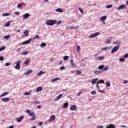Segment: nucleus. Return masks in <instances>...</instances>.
<instances>
[{
    "label": "nucleus",
    "mask_w": 128,
    "mask_h": 128,
    "mask_svg": "<svg viewBox=\"0 0 128 128\" xmlns=\"http://www.w3.org/2000/svg\"><path fill=\"white\" fill-rule=\"evenodd\" d=\"M56 24V20H49L46 21V24L47 26H54Z\"/></svg>",
    "instance_id": "f257e3e1"
},
{
    "label": "nucleus",
    "mask_w": 128,
    "mask_h": 128,
    "mask_svg": "<svg viewBox=\"0 0 128 128\" xmlns=\"http://www.w3.org/2000/svg\"><path fill=\"white\" fill-rule=\"evenodd\" d=\"M119 48H120V45L115 46L112 50L111 52H112V54H114V52H118Z\"/></svg>",
    "instance_id": "f03ea898"
},
{
    "label": "nucleus",
    "mask_w": 128,
    "mask_h": 128,
    "mask_svg": "<svg viewBox=\"0 0 128 128\" xmlns=\"http://www.w3.org/2000/svg\"><path fill=\"white\" fill-rule=\"evenodd\" d=\"M26 112L27 114H29V116H32L36 115V114H34V111L30 112V110H28L26 111Z\"/></svg>",
    "instance_id": "7ed1b4c3"
},
{
    "label": "nucleus",
    "mask_w": 128,
    "mask_h": 128,
    "mask_svg": "<svg viewBox=\"0 0 128 128\" xmlns=\"http://www.w3.org/2000/svg\"><path fill=\"white\" fill-rule=\"evenodd\" d=\"M16 64L15 66V68L16 70H20V61H18Z\"/></svg>",
    "instance_id": "20e7f679"
},
{
    "label": "nucleus",
    "mask_w": 128,
    "mask_h": 128,
    "mask_svg": "<svg viewBox=\"0 0 128 128\" xmlns=\"http://www.w3.org/2000/svg\"><path fill=\"white\" fill-rule=\"evenodd\" d=\"M98 34H100V32H97L95 34H92L91 35H90L89 36V38H96V36H98Z\"/></svg>",
    "instance_id": "39448f33"
},
{
    "label": "nucleus",
    "mask_w": 128,
    "mask_h": 128,
    "mask_svg": "<svg viewBox=\"0 0 128 128\" xmlns=\"http://www.w3.org/2000/svg\"><path fill=\"white\" fill-rule=\"evenodd\" d=\"M24 116H21L20 118H16V121L18 122H20L22 120H24Z\"/></svg>",
    "instance_id": "423d86ee"
},
{
    "label": "nucleus",
    "mask_w": 128,
    "mask_h": 128,
    "mask_svg": "<svg viewBox=\"0 0 128 128\" xmlns=\"http://www.w3.org/2000/svg\"><path fill=\"white\" fill-rule=\"evenodd\" d=\"M56 120V116L54 115H52L50 117V122H54Z\"/></svg>",
    "instance_id": "0eeeda50"
},
{
    "label": "nucleus",
    "mask_w": 128,
    "mask_h": 128,
    "mask_svg": "<svg viewBox=\"0 0 128 128\" xmlns=\"http://www.w3.org/2000/svg\"><path fill=\"white\" fill-rule=\"evenodd\" d=\"M32 40V38H30L28 40L23 42V44H30Z\"/></svg>",
    "instance_id": "6e6552de"
},
{
    "label": "nucleus",
    "mask_w": 128,
    "mask_h": 128,
    "mask_svg": "<svg viewBox=\"0 0 128 128\" xmlns=\"http://www.w3.org/2000/svg\"><path fill=\"white\" fill-rule=\"evenodd\" d=\"M126 8V5H121L118 8V10H124V8Z\"/></svg>",
    "instance_id": "1a4fd4ad"
},
{
    "label": "nucleus",
    "mask_w": 128,
    "mask_h": 128,
    "mask_svg": "<svg viewBox=\"0 0 128 128\" xmlns=\"http://www.w3.org/2000/svg\"><path fill=\"white\" fill-rule=\"evenodd\" d=\"M70 110H76V105H72L70 108Z\"/></svg>",
    "instance_id": "9d476101"
},
{
    "label": "nucleus",
    "mask_w": 128,
    "mask_h": 128,
    "mask_svg": "<svg viewBox=\"0 0 128 128\" xmlns=\"http://www.w3.org/2000/svg\"><path fill=\"white\" fill-rule=\"evenodd\" d=\"M2 102H8L10 100L9 98H4L2 99Z\"/></svg>",
    "instance_id": "9b49d317"
},
{
    "label": "nucleus",
    "mask_w": 128,
    "mask_h": 128,
    "mask_svg": "<svg viewBox=\"0 0 128 128\" xmlns=\"http://www.w3.org/2000/svg\"><path fill=\"white\" fill-rule=\"evenodd\" d=\"M98 78L93 79L92 81V84H96V82H98Z\"/></svg>",
    "instance_id": "f8f14e48"
},
{
    "label": "nucleus",
    "mask_w": 128,
    "mask_h": 128,
    "mask_svg": "<svg viewBox=\"0 0 128 128\" xmlns=\"http://www.w3.org/2000/svg\"><path fill=\"white\" fill-rule=\"evenodd\" d=\"M32 72V70H28L27 72H26L24 73V74H26V76H28V74H31V72Z\"/></svg>",
    "instance_id": "ddd939ff"
},
{
    "label": "nucleus",
    "mask_w": 128,
    "mask_h": 128,
    "mask_svg": "<svg viewBox=\"0 0 128 128\" xmlns=\"http://www.w3.org/2000/svg\"><path fill=\"white\" fill-rule=\"evenodd\" d=\"M30 16V14L26 13L23 16V18H28V17Z\"/></svg>",
    "instance_id": "4468645a"
},
{
    "label": "nucleus",
    "mask_w": 128,
    "mask_h": 128,
    "mask_svg": "<svg viewBox=\"0 0 128 128\" xmlns=\"http://www.w3.org/2000/svg\"><path fill=\"white\" fill-rule=\"evenodd\" d=\"M62 98V94H60L56 98V100H58Z\"/></svg>",
    "instance_id": "2eb2a0df"
},
{
    "label": "nucleus",
    "mask_w": 128,
    "mask_h": 128,
    "mask_svg": "<svg viewBox=\"0 0 128 128\" xmlns=\"http://www.w3.org/2000/svg\"><path fill=\"white\" fill-rule=\"evenodd\" d=\"M106 128H116V126L113 124H110L107 126Z\"/></svg>",
    "instance_id": "dca6fc26"
},
{
    "label": "nucleus",
    "mask_w": 128,
    "mask_h": 128,
    "mask_svg": "<svg viewBox=\"0 0 128 128\" xmlns=\"http://www.w3.org/2000/svg\"><path fill=\"white\" fill-rule=\"evenodd\" d=\"M25 36H28V30H25L24 32Z\"/></svg>",
    "instance_id": "f3484780"
},
{
    "label": "nucleus",
    "mask_w": 128,
    "mask_h": 128,
    "mask_svg": "<svg viewBox=\"0 0 128 128\" xmlns=\"http://www.w3.org/2000/svg\"><path fill=\"white\" fill-rule=\"evenodd\" d=\"M64 108H68V103L65 102L62 106Z\"/></svg>",
    "instance_id": "a211bd4d"
},
{
    "label": "nucleus",
    "mask_w": 128,
    "mask_h": 128,
    "mask_svg": "<svg viewBox=\"0 0 128 128\" xmlns=\"http://www.w3.org/2000/svg\"><path fill=\"white\" fill-rule=\"evenodd\" d=\"M106 20V16H103L100 18L101 22H104Z\"/></svg>",
    "instance_id": "6ab92c4d"
},
{
    "label": "nucleus",
    "mask_w": 128,
    "mask_h": 128,
    "mask_svg": "<svg viewBox=\"0 0 128 128\" xmlns=\"http://www.w3.org/2000/svg\"><path fill=\"white\" fill-rule=\"evenodd\" d=\"M42 88L41 86H39L36 88L37 92H42Z\"/></svg>",
    "instance_id": "aec40b11"
},
{
    "label": "nucleus",
    "mask_w": 128,
    "mask_h": 128,
    "mask_svg": "<svg viewBox=\"0 0 128 128\" xmlns=\"http://www.w3.org/2000/svg\"><path fill=\"white\" fill-rule=\"evenodd\" d=\"M56 10L57 12H62V9L60 8H58L56 9Z\"/></svg>",
    "instance_id": "412c9836"
},
{
    "label": "nucleus",
    "mask_w": 128,
    "mask_h": 128,
    "mask_svg": "<svg viewBox=\"0 0 128 128\" xmlns=\"http://www.w3.org/2000/svg\"><path fill=\"white\" fill-rule=\"evenodd\" d=\"M104 84V80H99L96 82V84Z\"/></svg>",
    "instance_id": "4be33fe9"
},
{
    "label": "nucleus",
    "mask_w": 128,
    "mask_h": 128,
    "mask_svg": "<svg viewBox=\"0 0 128 128\" xmlns=\"http://www.w3.org/2000/svg\"><path fill=\"white\" fill-rule=\"evenodd\" d=\"M70 64L71 66H72V68H74V66H76V64H74V60H70Z\"/></svg>",
    "instance_id": "5701e85b"
},
{
    "label": "nucleus",
    "mask_w": 128,
    "mask_h": 128,
    "mask_svg": "<svg viewBox=\"0 0 128 128\" xmlns=\"http://www.w3.org/2000/svg\"><path fill=\"white\" fill-rule=\"evenodd\" d=\"M30 60H27L24 62V64H26V66H28V64H30Z\"/></svg>",
    "instance_id": "b1692460"
},
{
    "label": "nucleus",
    "mask_w": 128,
    "mask_h": 128,
    "mask_svg": "<svg viewBox=\"0 0 128 128\" xmlns=\"http://www.w3.org/2000/svg\"><path fill=\"white\" fill-rule=\"evenodd\" d=\"M4 38L5 40H8V38H10V34H8L6 36H4Z\"/></svg>",
    "instance_id": "393cba45"
},
{
    "label": "nucleus",
    "mask_w": 128,
    "mask_h": 128,
    "mask_svg": "<svg viewBox=\"0 0 128 128\" xmlns=\"http://www.w3.org/2000/svg\"><path fill=\"white\" fill-rule=\"evenodd\" d=\"M46 46V44L44 42H42V44L40 45L41 48H44Z\"/></svg>",
    "instance_id": "a878e982"
},
{
    "label": "nucleus",
    "mask_w": 128,
    "mask_h": 128,
    "mask_svg": "<svg viewBox=\"0 0 128 128\" xmlns=\"http://www.w3.org/2000/svg\"><path fill=\"white\" fill-rule=\"evenodd\" d=\"M94 74H102V72L98 70H95L94 71Z\"/></svg>",
    "instance_id": "bb28decb"
},
{
    "label": "nucleus",
    "mask_w": 128,
    "mask_h": 128,
    "mask_svg": "<svg viewBox=\"0 0 128 128\" xmlns=\"http://www.w3.org/2000/svg\"><path fill=\"white\" fill-rule=\"evenodd\" d=\"M44 74V72H42V70H41L39 73L37 74V76H42V74Z\"/></svg>",
    "instance_id": "cd10ccee"
},
{
    "label": "nucleus",
    "mask_w": 128,
    "mask_h": 128,
    "mask_svg": "<svg viewBox=\"0 0 128 128\" xmlns=\"http://www.w3.org/2000/svg\"><path fill=\"white\" fill-rule=\"evenodd\" d=\"M36 115H34L33 116H32L31 120H36Z\"/></svg>",
    "instance_id": "c85d7f7f"
},
{
    "label": "nucleus",
    "mask_w": 128,
    "mask_h": 128,
    "mask_svg": "<svg viewBox=\"0 0 128 128\" xmlns=\"http://www.w3.org/2000/svg\"><path fill=\"white\" fill-rule=\"evenodd\" d=\"M6 46H2V47L0 48V52L4 50H6Z\"/></svg>",
    "instance_id": "c756f323"
},
{
    "label": "nucleus",
    "mask_w": 128,
    "mask_h": 128,
    "mask_svg": "<svg viewBox=\"0 0 128 128\" xmlns=\"http://www.w3.org/2000/svg\"><path fill=\"white\" fill-rule=\"evenodd\" d=\"M10 22H8L6 23V26H10Z\"/></svg>",
    "instance_id": "7c9ffc66"
},
{
    "label": "nucleus",
    "mask_w": 128,
    "mask_h": 128,
    "mask_svg": "<svg viewBox=\"0 0 128 128\" xmlns=\"http://www.w3.org/2000/svg\"><path fill=\"white\" fill-rule=\"evenodd\" d=\"M58 80V78H54L51 80L52 82H56V80Z\"/></svg>",
    "instance_id": "2f4dec72"
},
{
    "label": "nucleus",
    "mask_w": 128,
    "mask_h": 128,
    "mask_svg": "<svg viewBox=\"0 0 128 128\" xmlns=\"http://www.w3.org/2000/svg\"><path fill=\"white\" fill-rule=\"evenodd\" d=\"M104 68V65H102L98 67V70H102V68Z\"/></svg>",
    "instance_id": "473e14b6"
},
{
    "label": "nucleus",
    "mask_w": 128,
    "mask_h": 128,
    "mask_svg": "<svg viewBox=\"0 0 128 128\" xmlns=\"http://www.w3.org/2000/svg\"><path fill=\"white\" fill-rule=\"evenodd\" d=\"M69 56H64V60H68V58H69Z\"/></svg>",
    "instance_id": "72a5a7b5"
},
{
    "label": "nucleus",
    "mask_w": 128,
    "mask_h": 128,
    "mask_svg": "<svg viewBox=\"0 0 128 128\" xmlns=\"http://www.w3.org/2000/svg\"><path fill=\"white\" fill-rule=\"evenodd\" d=\"M3 16H10V14L9 13H4L2 14Z\"/></svg>",
    "instance_id": "f704fd0d"
},
{
    "label": "nucleus",
    "mask_w": 128,
    "mask_h": 128,
    "mask_svg": "<svg viewBox=\"0 0 128 128\" xmlns=\"http://www.w3.org/2000/svg\"><path fill=\"white\" fill-rule=\"evenodd\" d=\"M8 94V92H5V93H4V94H2L0 95V96H1V97L4 96H6V94Z\"/></svg>",
    "instance_id": "c9c22d12"
},
{
    "label": "nucleus",
    "mask_w": 128,
    "mask_h": 128,
    "mask_svg": "<svg viewBox=\"0 0 128 128\" xmlns=\"http://www.w3.org/2000/svg\"><path fill=\"white\" fill-rule=\"evenodd\" d=\"M106 8H112V4H109L107 5L106 6Z\"/></svg>",
    "instance_id": "e433bc0d"
},
{
    "label": "nucleus",
    "mask_w": 128,
    "mask_h": 128,
    "mask_svg": "<svg viewBox=\"0 0 128 128\" xmlns=\"http://www.w3.org/2000/svg\"><path fill=\"white\" fill-rule=\"evenodd\" d=\"M76 74H82V71L78 70L76 71Z\"/></svg>",
    "instance_id": "4c0bfd02"
},
{
    "label": "nucleus",
    "mask_w": 128,
    "mask_h": 128,
    "mask_svg": "<svg viewBox=\"0 0 128 128\" xmlns=\"http://www.w3.org/2000/svg\"><path fill=\"white\" fill-rule=\"evenodd\" d=\"M80 46H78L76 48V52H80Z\"/></svg>",
    "instance_id": "58836bf2"
},
{
    "label": "nucleus",
    "mask_w": 128,
    "mask_h": 128,
    "mask_svg": "<svg viewBox=\"0 0 128 128\" xmlns=\"http://www.w3.org/2000/svg\"><path fill=\"white\" fill-rule=\"evenodd\" d=\"M106 86H110V82H106Z\"/></svg>",
    "instance_id": "ea45409f"
},
{
    "label": "nucleus",
    "mask_w": 128,
    "mask_h": 128,
    "mask_svg": "<svg viewBox=\"0 0 128 128\" xmlns=\"http://www.w3.org/2000/svg\"><path fill=\"white\" fill-rule=\"evenodd\" d=\"M120 62H124V58H120Z\"/></svg>",
    "instance_id": "a19ab883"
},
{
    "label": "nucleus",
    "mask_w": 128,
    "mask_h": 128,
    "mask_svg": "<svg viewBox=\"0 0 128 128\" xmlns=\"http://www.w3.org/2000/svg\"><path fill=\"white\" fill-rule=\"evenodd\" d=\"M30 92H26L24 93V96H30Z\"/></svg>",
    "instance_id": "79ce46f5"
},
{
    "label": "nucleus",
    "mask_w": 128,
    "mask_h": 128,
    "mask_svg": "<svg viewBox=\"0 0 128 128\" xmlns=\"http://www.w3.org/2000/svg\"><path fill=\"white\" fill-rule=\"evenodd\" d=\"M97 58H98L100 60H102L104 58V56L98 57Z\"/></svg>",
    "instance_id": "37998d69"
},
{
    "label": "nucleus",
    "mask_w": 128,
    "mask_h": 128,
    "mask_svg": "<svg viewBox=\"0 0 128 128\" xmlns=\"http://www.w3.org/2000/svg\"><path fill=\"white\" fill-rule=\"evenodd\" d=\"M114 44H120V42H114Z\"/></svg>",
    "instance_id": "c03bdc74"
},
{
    "label": "nucleus",
    "mask_w": 128,
    "mask_h": 128,
    "mask_svg": "<svg viewBox=\"0 0 128 128\" xmlns=\"http://www.w3.org/2000/svg\"><path fill=\"white\" fill-rule=\"evenodd\" d=\"M91 94H96V90H93L91 92Z\"/></svg>",
    "instance_id": "a18cd8bd"
},
{
    "label": "nucleus",
    "mask_w": 128,
    "mask_h": 128,
    "mask_svg": "<svg viewBox=\"0 0 128 128\" xmlns=\"http://www.w3.org/2000/svg\"><path fill=\"white\" fill-rule=\"evenodd\" d=\"M62 24V20H59L58 22H56L57 26H58V24Z\"/></svg>",
    "instance_id": "49530a36"
},
{
    "label": "nucleus",
    "mask_w": 128,
    "mask_h": 128,
    "mask_svg": "<svg viewBox=\"0 0 128 128\" xmlns=\"http://www.w3.org/2000/svg\"><path fill=\"white\" fill-rule=\"evenodd\" d=\"M36 38H40V36H38V35H36L34 37V40H36Z\"/></svg>",
    "instance_id": "de8ad7c7"
},
{
    "label": "nucleus",
    "mask_w": 128,
    "mask_h": 128,
    "mask_svg": "<svg viewBox=\"0 0 128 128\" xmlns=\"http://www.w3.org/2000/svg\"><path fill=\"white\" fill-rule=\"evenodd\" d=\"M78 10H79L80 12L82 14H84V10H82V9L80 8H79Z\"/></svg>",
    "instance_id": "09e8293b"
},
{
    "label": "nucleus",
    "mask_w": 128,
    "mask_h": 128,
    "mask_svg": "<svg viewBox=\"0 0 128 128\" xmlns=\"http://www.w3.org/2000/svg\"><path fill=\"white\" fill-rule=\"evenodd\" d=\"M108 70V67H106L103 68V70Z\"/></svg>",
    "instance_id": "8fccbe9b"
},
{
    "label": "nucleus",
    "mask_w": 128,
    "mask_h": 128,
    "mask_svg": "<svg viewBox=\"0 0 128 128\" xmlns=\"http://www.w3.org/2000/svg\"><path fill=\"white\" fill-rule=\"evenodd\" d=\"M124 58H128V54H126L124 55Z\"/></svg>",
    "instance_id": "3c124183"
},
{
    "label": "nucleus",
    "mask_w": 128,
    "mask_h": 128,
    "mask_svg": "<svg viewBox=\"0 0 128 128\" xmlns=\"http://www.w3.org/2000/svg\"><path fill=\"white\" fill-rule=\"evenodd\" d=\"M64 69H65V68H64V66H62L60 68V70H64Z\"/></svg>",
    "instance_id": "603ef678"
},
{
    "label": "nucleus",
    "mask_w": 128,
    "mask_h": 128,
    "mask_svg": "<svg viewBox=\"0 0 128 128\" xmlns=\"http://www.w3.org/2000/svg\"><path fill=\"white\" fill-rule=\"evenodd\" d=\"M28 54V52H23V54H22L24 56V55L27 54Z\"/></svg>",
    "instance_id": "864d4df0"
},
{
    "label": "nucleus",
    "mask_w": 128,
    "mask_h": 128,
    "mask_svg": "<svg viewBox=\"0 0 128 128\" xmlns=\"http://www.w3.org/2000/svg\"><path fill=\"white\" fill-rule=\"evenodd\" d=\"M6 66H10V62L9 63H6L5 64Z\"/></svg>",
    "instance_id": "5fc2aeb1"
},
{
    "label": "nucleus",
    "mask_w": 128,
    "mask_h": 128,
    "mask_svg": "<svg viewBox=\"0 0 128 128\" xmlns=\"http://www.w3.org/2000/svg\"><path fill=\"white\" fill-rule=\"evenodd\" d=\"M102 50H108V48H102L101 49Z\"/></svg>",
    "instance_id": "6e6d98bb"
},
{
    "label": "nucleus",
    "mask_w": 128,
    "mask_h": 128,
    "mask_svg": "<svg viewBox=\"0 0 128 128\" xmlns=\"http://www.w3.org/2000/svg\"><path fill=\"white\" fill-rule=\"evenodd\" d=\"M14 14H15L16 16H19V14H20V12H14Z\"/></svg>",
    "instance_id": "4d7b16f0"
},
{
    "label": "nucleus",
    "mask_w": 128,
    "mask_h": 128,
    "mask_svg": "<svg viewBox=\"0 0 128 128\" xmlns=\"http://www.w3.org/2000/svg\"><path fill=\"white\" fill-rule=\"evenodd\" d=\"M38 126H42V122H38Z\"/></svg>",
    "instance_id": "13d9d810"
},
{
    "label": "nucleus",
    "mask_w": 128,
    "mask_h": 128,
    "mask_svg": "<svg viewBox=\"0 0 128 128\" xmlns=\"http://www.w3.org/2000/svg\"><path fill=\"white\" fill-rule=\"evenodd\" d=\"M4 60V56H0V60Z\"/></svg>",
    "instance_id": "bf43d9fd"
},
{
    "label": "nucleus",
    "mask_w": 128,
    "mask_h": 128,
    "mask_svg": "<svg viewBox=\"0 0 128 128\" xmlns=\"http://www.w3.org/2000/svg\"><path fill=\"white\" fill-rule=\"evenodd\" d=\"M82 94V92H80L78 94L77 96H80Z\"/></svg>",
    "instance_id": "052dcab7"
},
{
    "label": "nucleus",
    "mask_w": 128,
    "mask_h": 128,
    "mask_svg": "<svg viewBox=\"0 0 128 128\" xmlns=\"http://www.w3.org/2000/svg\"><path fill=\"white\" fill-rule=\"evenodd\" d=\"M128 80H124V84H128Z\"/></svg>",
    "instance_id": "680f3d73"
},
{
    "label": "nucleus",
    "mask_w": 128,
    "mask_h": 128,
    "mask_svg": "<svg viewBox=\"0 0 128 128\" xmlns=\"http://www.w3.org/2000/svg\"><path fill=\"white\" fill-rule=\"evenodd\" d=\"M17 8H22V5L20 4H18Z\"/></svg>",
    "instance_id": "e2e57ef3"
},
{
    "label": "nucleus",
    "mask_w": 128,
    "mask_h": 128,
    "mask_svg": "<svg viewBox=\"0 0 128 128\" xmlns=\"http://www.w3.org/2000/svg\"><path fill=\"white\" fill-rule=\"evenodd\" d=\"M34 104H40V102L36 101V102H34Z\"/></svg>",
    "instance_id": "0e129e2a"
},
{
    "label": "nucleus",
    "mask_w": 128,
    "mask_h": 128,
    "mask_svg": "<svg viewBox=\"0 0 128 128\" xmlns=\"http://www.w3.org/2000/svg\"><path fill=\"white\" fill-rule=\"evenodd\" d=\"M110 42H111L110 40H107V44H110Z\"/></svg>",
    "instance_id": "69168bd1"
},
{
    "label": "nucleus",
    "mask_w": 128,
    "mask_h": 128,
    "mask_svg": "<svg viewBox=\"0 0 128 128\" xmlns=\"http://www.w3.org/2000/svg\"><path fill=\"white\" fill-rule=\"evenodd\" d=\"M97 128H104V126H98Z\"/></svg>",
    "instance_id": "338daca9"
},
{
    "label": "nucleus",
    "mask_w": 128,
    "mask_h": 128,
    "mask_svg": "<svg viewBox=\"0 0 128 128\" xmlns=\"http://www.w3.org/2000/svg\"><path fill=\"white\" fill-rule=\"evenodd\" d=\"M62 64V61H61L59 62L58 64Z\"/></svg>",
    "instance_id": "774afa93"
}]
</instances>
